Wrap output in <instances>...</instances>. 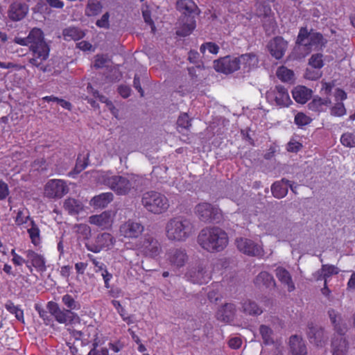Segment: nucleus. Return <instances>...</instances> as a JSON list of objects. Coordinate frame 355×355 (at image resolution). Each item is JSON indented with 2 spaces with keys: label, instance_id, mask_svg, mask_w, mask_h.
I'll return each instance as SVG.
<instances>
[{
  "label": "nucleus",
  "instance_id": "nucleus-1",
  "mask_svg": "<svg viewBox=\"0 0 355 355\" xmlns=\"http://www.w3.org/2000/svg\"><path fill=\"white\" fill-rule=\"evenodd\" d=\"M14 42L21 46H29L31 58L29 62L40 70L45 71L43 62L49 55L50 48L44 40V36L40 28H33L26 37H16Z\"/></svg>",
  "mask_w": 355,
  "mask_h": 355
},
{
  "label": "nucleus",
  "instance_id": "nucleus-2",
  "mask_svg": "<svg viewBox=\"0 0 355 355\" xmlns=\"http://www.w3.org/2000/svg\"><path fill=\"white\" fill-rule=\"evenodd\" d=\"M198 245L210 253L220 252L228 245L229 237L226 232L218 227L202 229L197 238Z\"/></svg>",
  "mask_w": 355,
  "mask_h": 355
},
{
  "label": "nucleus",
  "instance_id": "nucleus-3",
  "mask_svg": "<svg viewBox=\"0 0 355 355\" xmlns=\"http://www.w3.org/2000/svg\"><path fill=\"white\" fill-rule=\"evenodd\" d=\"M325 42L320 33L313 31L312 29L309 31L306 27H301L296 39L295 51L298 53L299 58H304L313 49L324 46Z\"/></svg>",
  "mask_w": 355,
  "mask_h": 355
},
{
  "label": "nucleus",
  "instance_id": "nucleus-4",
  "mask_svg": "<svg viewBox=\"0 0 355 355\" xmlns=\"http://www.w3.org/2000/svg\"><path fill=\"white\" fill-rule=\"evenodd\" d=\"M328 314L337 334L334 335L331 341L332 354L333 355H347L348 343L345 336L347 329V324L343 320L340 314L335 310H329Z\"/></svg>",
  "mask_w": 355,
  "mask_h": 355
},
{
  "label": "nucleus",
  "instance_id": "nucleus-5",
  "mask_svg": "<svg viewBox=\"0 0 355 355\" xmlns=\"http://www.w3.org/2000/svg\"><path fill=\"white\" fill-rule=\"evenodd\" d=\"M192 222L184 217L178 216L170 219L166 225V236L169 241H185L193 233Z\"/></svg>",
  "mask_w": 355,
  "mask_h": 355
},
{
  "label": "nucleus",
  "instance_id": "nucleus-6",
  "mask_svg": "<svg viewBox=\"0 0 355 355\" xmlns=\"http://www.w3.org/2000/svg\"><path fill=\"white\" fill-rule=\"evenodd\" d=\"M141 204L148 211L154 214L165 213L170 206L168 198L155 191L145 192L141 198Z\"/></svg>",
  "mask_w": 355,
  "mask_h": 355
},
{
  "label": "nucleus",
  "instance_id": "nucleus-7",
  "mask_svg": "<svg viewBox=\"0 0 355 355\" xmlns=\"http://www.w3.org/2000/svg\"><path fill=\"white\" fill-rule=\"evenodd\" d=\"M135 249L146 257L155 259L160 255L162 247L159 240L152 234H146L135 245Z\"/></svg>",
  "mask_w": 355,
  "mask_h": 355
},
{
  "label": "nucleus",
  "instance_id": "nucleus-8",
  "mask_svg": "<svg viewBox=\"0 0 355 355\" xmlns=\"http://www.w3.org/2000/svg\"><path fill=\"white\" fill-rule=\"evenodd\" d=\"M102 183L119 196L128 194L133 188L132 182L123 175L105 174L102 176Z\"/></svg>",
  "mask_w": 355,
  "mask_h": 355
},
{
  "label": "nucleus",
  "instance_id": "nucleus-9",
  "mask_svg": "<svg viewBox=\"0 0 355 355\" xmlns=\"http://www.w3.org/2000/svg\"><path fill=\"white\" fill-rule=\"evenodd\" d=\"M69 191L67 182L61 179L49 180L44 188V195L49 199H60Z\"/></svg>",
  "mask_w": 355,
  "mask_h": 355
},
{
  "label": "nucleus",
  "instance_id": "nucleus-10",
  "mask_svg": "<svg viewBox=\"0 0 355 355\" xmlns=\"http://www.w3.org/2000/svg\"><path fill=\"white\" fill-rule=\"evenodd\" d=\"M144 231V225L136 219H128L119 227L120 236L128 239H138Z\"/></svg>",
  "mask_w": 355,
  "mask_h": 355
},
{
  "label": "nucleus",
  "instance_id": "nucleus-11",
  "mask_svg": "<svg viewBox=\"0 0 355 355\" xmlns=\"http://www.w3.org/2000/svg\"><path fill=\"white\" fill-rule=\"evenodd\" d=\"M195 212L199 219L204 223H212L219 219L220 209L208 202H201L195 207Z\"/></svg>",
  "mask_w": 355,
  "mask_h": 355
},
{
  "label": "nucleus",
  "instance_id": "nucleus-12",
  "mask_svg": "<svg viewBox=\"0 0 355 355\" xmlns=\"http://www.w3.org/2000/svg\"><path fill=\"white\" fill-rule=\"evenodd\" d=\"M24 254L27 258L26 268L31 272H33V268L41 273L46 270V260L43 254L31 249L25 250Z\"/></svg>",
  "mask_w": 355,
  "mask_h": 355
},
{
  "label": "nucleus",
  "instance_id": "nucleus-13",
  "mask_svg": "<svg viewBox=\"0 0 355 355\" xmlns=\"http://www.w3.org/2000/svg\"><path fill=\"white\" fill-rule=\"evenodd\" d=\"M241 60L239 58L231 55L225 56L214 61V69L216 71L230 74L240 69Z\"/></svg>",
  "mask_w": 355,
  "mask_h": 355
},
{
  "label": "nucleus",
  "instance_id": "nucleus-14",
  "mask_svg": "<svg viewBox=\"0 0 355 355\" xmlns=\"http://www.w3.org/2000/svg\"><path fill=\"white\" fill-rule=\"evenodd\" d=\"M237 249L242 253L250 257H259L263 254L262 246L254 241L240 237L236 239Z\"/></svg>",
  "mask_w": 355,
  "mask_h": 355
},
{
  "label": "nucleus",
  "instance_id": "nucleus-15",
  "mask_svg": "<svg viewBox=\"0 0 355 355\" xmlns=\"http://www.w3.org/2000/svg\"><path fill=\"white\" fill-rule=\"evenodd\" d=\"M267 98L274 101L275 104L281 107H288L292 103L288 89L280 85L268 91Z\"/></svg>",
  "mask_w": 355,
  "mask_h": 355
},
{
  "label": "nucleus",
  "instance_id": "nucleus-16",
  "mask_svg": "<svg viewBox=\"0 0 355 355\" xmlns=\"http://www.w3.org/2000/svg\"><path fill=\"white\" fill-rule=\"evenodd\" d=\"M166 260L169 265L175 268L183 267L188 261L186 250L182 248H171L165 254Z\"/></svg>",
  "mask_w": 355,
  "mask_h": 355
},
{
  "label": "nucleus",
  "instance_id": "nucleus-17",
  "mask_svg": "<svg viewBox=\"0 0 355 355\" xmlns=\"http://www.w3.org/2000/svg\"><path fill=\"white\" fill-rule=\"evenodd\" d=\"M47 309L55 320L60 324L71 323L76 314L70 310L61 309L59 305L53 301L49 302Z\"/></svg>",
  "mask_w": 355,
  "mask_h": 355
},
{
  "label": "nucleus",
  "instance_id": "nucleus-18",
  "mask_svg": "<svg viewBox=\"0 0 355 355\" xmlns=\"http://www.w3.org/2000/svg\"><path fill=\"white\" fill-rule=\"evenodd\" d=\"M189 280L198 284H203L208 283L211 279L210 272L206 268L205 266L199 264L195 268H191L187 273Z\"/></svg>",
  "mask_w": 355,
  "mask_h": 355
},
{
  "label": "nucleus",
  "instance_id": "nucleus-19",
  "mask_svg": "<svg viewBox=\"0 0 355 355\" xmlns=\"http://www.w3.org/2000/svg\"><path fill=\"white\" fill-rule=\"evenodd\" d=\"M267 48L270 55L277 60L283 58L288 48V42L282 37L277 36L270 40Z\"/></svg>",
  "mask_w": 355,
  "mask_h": 355
},
{
  "label": "nucleus",
  "instance_id": "nucleus-20",
  "mask_svg": "<svg viewBox=\"0 0 355 355\" xmlns=\"http://www.w3.org/2000/svg\"><path fill=\"white\" fill-rule=\"evenodd\" d=\"M307 335L310 343L317 346H322L328 339L324 329L312 322L308 325Z\"/></svg>",
  "mask_w": 355,
  "mask_h": 355
},
{
  "label": "nucleus",
  "instance_id": "nucleus-21",
  "mask_svg": "<svg viewBox=\"0 0 355 355\" xmlns=\"http://www.w3.org/2000/svg\"><path fill=\"white\" fill-rule=\"evenodd\" d=\"M28 11V6L21 1H15L10 6L8 17L14 21H20L25 17Z\"/></svg>",
  "mask_w": 355,
  "mask_h": 355
},
{
  "label": "nucleus",
  "instance_id": "nucleus-22",
  "mask_svg": "<svg viewBox=\"0 0 355 355\" xmlns=\"http://www.w3.org/2000/svg\"><path fill=\"white\" fill-rule=\"evenodd\" d=\"M176 8L183 15V17H194L197 15L198 7L193 0H178Z\"/></svg>",
  "mask_w": 355,
  "mask_h": 355
},
{
  "label": "nucleus",
  "instance_id": "nucleus-23",
  "mask_svg": "<svg viewBox=\"0 0 355 355\" xmlns=\"http://www.w3.org/2000/svg\"><path fill=\"white\" fill-rule=\"evenodd\" d=\"M90 224L95 225L102 230L107 229L112 226V220L110 211H103L98 215H92L89 218Z\"/></svg>",
  "mask_w": 355,
  "mask_h": 355
},
{
  "label": "nucleus",
  "instance_id": "nucleus-24",
  "mask_svg": "<svg viewBox=\"0 0 355 355\" xmlns=\"http://www.w3.org/2000/svg\"><path fill=\"white\" fill-rule=\"evenodd\" d=\"M236 306L234 304H225L218 310L216 318L220 321L229 322L234 320Z\"/></svg>",
  "mask_w": 355,
  "mask_h": 355
},
{
  "label": "nucleus",
  "instance_id": "nucleus-25",
  "mask_svg": "<svg viewBox=\"0 0 355 355\" xmlns=\"http://www.w3.org/2000/svg\"><path fill=\"white\" fill-rule=\"evenodd\" d=\"M182 24L178 28L176 35L180 37H186L191 34L196 28V22L194 17H182Z\"/></svg>",
  "mask_w": 355,
  "mask_h": 355
},
{
  "label": "nucleus",
  "instance_id": "nucleus-26",
  "mask_svg": "<svg viewBox=\"0 0 355 355\" xmlns=\"http://www.w3.org/2000/svg\"><path fill=\"white\" fill-rule=\"evenodd\" d=\"M292 95L297 103L305 104L311 98L312 90L305 86L298 85L293 89Z\"/></svg>",
  "mask_w": 355,
  "mask_h": 355
},
{
  "label": "nucleus",
  "instance_id": "nucleus-27",
  "mask_svg": "<svg viewBox=\"0 0 355 355\" xmlns=\"http://www.w3.org/2000/svg\"><path fill=\"white\" fill-rule=\"evenodd\" d=\"M275 275L282 284L287 286L288 292H292L295 290V286L292 280L291 275L286 268L281 266L277 267L275 270Z\"/></svg>",
  "mask_w": 355,
  "mask_h": 355
},
{
  "label": "nucleus",
  "instance_id": "nucleus-28",
  "mask_svg": "<svg viewBox=\"0 0 355 355\" xmlns=\"http://www.w3.org/2000/svg\"><path fill=\"white\" fill-rule=\"evenodd\" d=\"M290 349L292 355H306V347L302 338L294 335L290 338Z\"/></svg>",
  "mask_w": 355,
  "mask_h": 355
},
{
  "label": "nucleus",
  "instance_id": "nucleus-29",
  "mask_svg": "<svg viewBox=\"0 0 355 355\" xmlns=\"http://www.w3.org/2000/svg\"><path fill=\"white\" fill-rule=\"evenodd\" d=\"M289 180L286 178L275 182L271 186L272 196L278 199L285 197L288 193L287 184Z\"/></svg>",
  "mask_w": 355,
  "mask_h": 355
},
{
  "label": "nucleus",
  "instance_id": "nucleus-30",
  "mask_svg": "<svg viewBox=\"0 0 355 355\" xmlns=\"http://www.w3.org/2000/svg\"><path fill=\"white\" fill-rule=\"evenodd\" d=\"M239 58L241 60V64H243V69L247 71H250L258 66L259 58L254 53L243 54Z\"/></svg>",
  "mask_w": 355,
  "mask_h": 355
},
{
  "label": "nucleus",
  "instance_id": "nucleus-31",
  "mask_svg": "<svg viewBox=\"0 0 355 355\" xmlns=\"http://www.w3.org/2000/svg\"><path fill=\"white\" fill-rule=\"evenodd\" d=\"M242 311L249 315L257 316L263 313L262 309L254 301L245 300L241 303Z\"/></svg>",
  "mask_w": 355,
  "mask_h": 355
},
{
  "label": "nucleus",
  "instance_id": "nucleus-32",
  "mask_svg": "<svg viewBox=\"0 0 355 355\" xmlns=\"http://www.w3.org/2000/svg\"><path fill=\"white\" fill-rule=\"evenodd\" d=\"M30 227L27 228V232L31 243L35 246H40L42 243L40 230L34 220H31Z\"/></svg>",
  "mask_w": 355,
  "mask_h": 355
},
{
  "label": "nucleus",
  "instance_id": "nucleus-33",
  "mask_svg": "<svg viewBox=\"0 0 355 355\" xmlns=\"http://www.w3.org/2000/svg\"><path fill=\"white\" fill-rule=\"evenodd\" d=\"M14 212L16 214V216L14 217V221L15 225L18 227H21L28 222L31 223V220H33V218L30 216L29 211L25 207L15 210Z\"/></svg>",
  "mask_w": 355,
  "mask_h": 355
},
{
  "label": "nucleus",
  "instance_id": "nucleus-34",
  "mask_svg": "<svg viewBox=\"0 0 355 355\" xmlns=\"http://www.w3.org/2000/svg\"><path fill=\"white\" fill-rule=\"evenodd\" d=\"M113 198L114 196L111 192L102 193L92 198V205L97 208H104L112 201Z\"/></svg>",
  "mask_w": 355,
  "mask_h": 355
},
{
  "label": "nucleus",
  "instance_id": "nucleus-35",
  "mask_svg": "<svg viewBox=\"0 0 355 355\" xmlns=\"http://www.w3.org/2000/svg\"><path fill=\"white\" fill-rule=\"evenodd\" d=\"M254 284L258 286H263L266 288L275 286V281L269 272L266 271L261 272L254 279Z\"/></svg>",
  "mask_w": 355,
  "mask_h": 355
},
{
  "label": "nucleus",
  "instance_id": "nucleus-36",
  "mask_svg": "<svg viewBox=\"0 0 355 355\" xmlns=\"http://www.w3.org/2000/svg\"><path fill=\"white\" fill-rule=\"evenodd\" d=\"M275 0H257L256 10L258 16L268 17L271 12L270 3L274 2Z\"/></svg>",
  "mask_w": 355,
  "mask_h": 355
},
{
  "label": "nucleus",
  "instance_id": "nucleus-37",
  "mask_svg": "<svg viewBox=\"0 0 355 355\" xmlns=\"http://www.w3.org/2000/svg\"><path fill=\"white\" fill-rule=\"evenodd\" d=\"M63 36L65 40H79L84 37L85 33L79 28L69 27L63 31Z\"/></svg>",
  "mask_w": 355,
  "mask_h": 355
},
{
  "label": "nucleus",
  "instance_id": "nucleus-38",
  "mask_svg": "<svg viewBox=\"0 0 355 355\" xmlns=\"http://www.w3.org/2000/svg\"><path fill=\"white\" fill-rule=\"evenodd\" d=\"M331 103V100L329 98H322L320 97H315L309 103V110L314 112H322L324 110V106H328Z\"/></svg>",
  "mask_w": 355,
  "mask_h": 355
},
{
  "label": "nucleus",
  "instance_id": "nucleus-39",
  "mask_svg": "<svg viewBox=\"0 0 355 355\" xmlns=\"http://www.w3.org/2000/svg\"><path fill=\"white\" fill-rule=\"evenodd\" d=\"M64 208L69 214H78L83 210L82 204L74 198H67L64 202Z\"/></svg>",
  "mask_w": 355,
  "mask_h": 355
},
{
  "label": "nucleus",
  "instance_id": "nucleus-40",
  "mask_svg": "<svg viewBox=\"0 0 355 355\" xmlns=\"http://www.w3.org/2000/svg\"><path fill=\"white\" fill-rule=\"evenodd\" d=\"M96 242L98 243L103 249L110 248L114 244L115 239L111 234L104 232L97 236Z\"/></svg>",
  "mask_w": 355,
  "mask_h": 355
},
{
  "label": "nucleus",
  "instance_id": "nucleus-41",
  "mask_svg": "<svg viewBox=\"0 0 355 355\" xmlns=\"http://www.w3.org/2000/svg\"><path fill=\"white\" fill-rule=\"evenodd\" d=\"M102 10V5L97 0H89L86 8L85 15L88 17L96 16L98 15Z\"/></svg>",
  "mask_w": 355,
  "mask_h": 355
},
{
  "label": "nucleus",
  "instance_id": "nucleus-42",
  "mask_svg": "<svg viewBox=\"0 0 355 355\" xmlns=\"http://www.w3.org/2000/svg\"><path fill=\"white\" fill-rule=\"evenodd\" d=\"M4 306L10 313L15 315V318L19 321L24 322V311L19 307V306L15 305L11 300H8Z\"/></svg>",
  "mask_w": 355,
  "mask_h": 355
},
{
  "label": "nucleus",
  "instance_id": "nucleus-43",
  "mask_svg": "<svg viewBox=\"0 0 355 355\" xmlns=\"http://www.w3.org/2000/svg\"><path fill=\"white\" fill-rule=\"evenodd\" d=\"M276 75L282 82H290L294 78V72L284 66L278 67Z\"/></svg>",
  "mask_w": 355,
  "mask_h": 355
},
{
  "label": "nucleus",
  "instance_id": "nucleus-44",
  "mask_svg": "<svg viewBox=\"0 0 355 355\" xmlns=\"http://www.w3.org/2000/svg\"><path fill=\"white\" fill-rule=\"evenodd\" d=\"M62 302L67 308V310L72 311L80 309V304L69 294H65L62 297Z\"/></svg>",
  "mask_w": 355,
  "mask_h": 355
},
{
  "label": "nucleus",
  "instance_id": "nucleus-45",
  "mask_svg": "<svg viewBox=\"0 0 355 355\" xmlns=\"http://www.w3.org/2000/svg\"><path fill=\"white\" fill-rule=\"evenodd\" d=\"M259 332L261 335L263 343L266 345H269L273 343L272 339V330L268 326L261 324L259 327Z\"/></svg>",
  "mask_w": 355,
  "mask_h": 355
},
{
  "label": "nucleus",
  "instance_id": "nucleus-46",
  "mask_svg": "<svg viewBox=\"0 0 355 355\" xmlns=\"http://www.w3.org/2000/svg\"><path fill=\"white\" fill-rule=\"evenodd\" d=\"M89 162V154L87 153L86 155H83L82 157V155H79L78 156L76 166L74 168V172L76 173H79L83 171L86 167L88 166Z\"/></svg>",
  "mask_w": 355,
  "mask_h": 355
},
{
  "label": "nucleus",
  "instance_id": "nucleus-47",
  "mask_svg": "<svg viewBox=\"0 0 355 355\" xmlns=\"http://www.w3.org/2000/svg\"><path fill=\"white\" fill-rule=\"evenodd\" d=\"M340 143L345 147H355V135L351 132H345L340 137Z\"/></svg>",
  "mask_w": 355,
  "mask_h": 355
},
{
  "label": "nucleus",
  "instance_id": "nucleus-48",
  "mask_svg": "<svg viewBox=\"0 0 355 355\" xmlns=\"http://www.w3.org/2000/svg\"><path fill=\"white\" fill-rule=\"evenodd\" d=\"M294 121L299 128H302L309 125L312 121V119L303 112H298L295 116Z\"/></svg>",
  "mask_w": 355,
  "mask_h": 355
},
{
  "label": "nucleus",
  "instance_id": "nucleus-49",
  "mask_svg": "<svg viewBox=\"0 0 355 355\" xmlns=\"http://www.w3.org/2000/svg\"><path fill=\"white\" fill-rule=\"evenodd\" d=\"M321 271L324 281H327V279L331 275L338 273V268L336 266L327 264L322 266Z\"/></svg>",
  "mask_w": 355,
  "mask_h": 355
},
{
  "label": "nucleus",
  "instance_id": "nucleus-50",
  "mask_svg": "<svg viewBox=\"0 0 355 355\" xmlns=\"http://www.w3.org/2000/svg\"><path fill=\"white\" fill-rule=\"evenodd\" d=\"M207 49L212 54H217L219 51V46L216 43L209 42L202 44L200 47V51L203 54Z\"/></svg>",
  "mask_w": 355,
  "mask_h": 355
},
{
  "label": "nucleus",
  "instance_id": "nucleus-51",
  "mask_svg": "<svg viewBox=\"0 0 355 355\" xmlns=\"http://www.w3.org/2000/svg\"><path fill=\"white\" fill-rule=\"evenodd\" d=\"M346 114V109L343 102L336 103L331 108V114L334 116H343Z\"/></svg>",
  "mask_w": 355,
  "mask_h": 355
},
{
  "label": "nucleus",
  "instance_id": "nucleus-52",
  "mask_svg": "<svg viewBox=\"0 0 355 355\" xmlns=\"http://www.w3.org/2000/svg\"><path fill=\"white\" fill-rule=\"evenodd\" d=\"M309 64L315 69H321L324 66L322 55L316 53L312 55L309 62Z\"/></svg>",
  "mask_w": 355,
  "mask_h": 355
},
{
  "label": "nucleus",
  "instance_id": "nucleus-53",
  "mask_svg": "<svg viewBox=\"0 0 355 355\" xmlns=\"http://www.w3.org/2000/svg\"><path fill=\"white\" fill-rule=\"evenodd\" d=\"M177 125L178 128L188 130L191 125V120L187 113L182 114L178 119Z\"/></svg>",
  "mask_w": 355,
  "mask_h": 355
},
{
  "label": "nucleus",
  "instance_id": "nucleus-54",
  "mask_svg": "<svg viewBox=\"0 0 355 355\" xmlns=\"http://www.w3.org/2000/svg\"><path fill=\"white\" fill-rule=\"evenodd\" d=\"M12 256V262L15 266H21L23 264L26 266L27 258L24 259L16 252L15 249H12L10 252Z\"/></svg>",
  "mask_w": 355,
  "mask_h": 355
},
{
  "label": "nucleus",
  "instance_id": "nucleus-55",
  "mask_svg": "<svg viewBox=\"0 0 355 355\" xmlns=\"http://www.w3.org/2000/svg\"><path fill=\"white\" fill-rule=\"evenodd\" d=\"M35 309H36V311H37L40 317L43 319L44 322L46 325L49 324L51 323V322L52 321V319H51L52 315H51L49 311H47L40 307H38L37 306H35Z\"/></svg>",
  "mask_w": 355,
  "mask_h": 355
},
{
  "label": "nucleus",
  "instance_id": "nucleus-56",
  "mask_svg": "<svg viewBox=\"0 0 355 355\" xmlns=\"http://www.w3.org/2000/svg\"><path fill=\"white\" fill-rule=\"evenodd\" d=\"M302 148V144L297 141L291 140L288 144L286 149L288 152L297 153Z\"/></svg>",
  "mask_w": 355,
  "mask_h": 355
},
{
  "label": "nucleus",
  "instance_id": "nucleus-57",
  "mask_svg": "<svg viewBox=\"0 0 355 355\" xmlns=\"http://www.w3.org/2000/svg\"><path fill=\"white\" fill-rule=\"evenodd\" d=\"M109 12L103 14L100 19H98L96 24L99 28H109Z\"/></svg>",
  "mask_w": 355,
  "mask_h": 355
},
{
  "label": "nucleus",
  "instance_id": "nucleus-58",
  "mask_svg": "<svg viewBox=\"0 0 355 355\" xmlns=\"http://www.w3.org/2000/svg\"><path fill=\"white\" fill-rule=\"evenodd\" d=\"M9 188L7 183L0 180V200H5L9 195Z\"/></svg>",
  "mask_w": 355,
  "mask_h": 355
},
{
  "label": "nucleus",
  "instance_id": "nucleus-59",
  "mask_svg": "<svg viewBox=\"0 0 355 355\" xmlns=\"http://www.w3.org/2000/svg\"><path fill=\"white\" fill-rule=\"evenodd\" d=\"M111 302L121 318L127 315L125 308L121 305L119 301L113 300Z\"/></svg>",
  "mask_w": 355,
  "mask_h": 355
},
{
  "label": "nucleus",
  "instance_id": "nucleus-60",
  "mask_svg": "<svg viewBox=\"0 0 355 355\" xmlns=\"http://www.w3.org/2000/svg\"><path fill=\"white\" fill-rule=\"evenodd\" d=\"M242 340L239 337H234L229 340L228 345L230 348L237 349L241 347Z\"/></svg>",
  "mask_w": 355,
  "mask_h": 355
},
{
  "label": "nucleus",
  "instance_id": "nucleus-61",
  "mask_svg": "<svg viewBox=\"0 0 355 355\" xmlns=\"http://www.w3.org/2000/svg\"><path fill=\"white\" fill-rule=\"evenodd\" d=\"M334 97L335 101H337V103L342 102L347 98V94L343 89L337 88L334 92Z\"/></svg>",
  "mask_w": 355,
  "mask_h": 355
},
{
  "label": "nucleus",
  "instance_id": "nucleus-62",
  "mask_svg": "<svg viewBox=\"0 0 355 355\" xmlns=\"http://www.w3.org/2000/svg\"><path fill=\"white\" fill-rule=\"evenodd\" d=\"M142 15H143V17H144V19L145 22L146 24L150 25L152 26V29L154 30L155 29V25H154V21H153V20L151 18L150 11L148 10H143L142 11Z\"/></svg>",
  "mask_w": 355,
  "mask_h": 355
},
{
  "label": "nucleus",
  "instance_id": "nucleus-63",
  "mask_svg": "<svg viewBox=\"0 0 355 355\" xmlns=\"http://www.w3.org/2000/svg\"><path fill=\"white\" fill-rule=\"evenodd\" d=\"M96 344H94L92 348L87 355H109L108 349L107 348H101L100 350L96 349Z\"/></svg>",
  "mask_w": 355,
  "mask_h": 355
},
{
  "label": "nucleus",
  "instance_id": "nucleus-64",
  "mask_svg": "<svg viewBox=\"0 0 355 355\" xmlns=\"http://www.w3.org/2000/svg\"><path fill=\"white\" fill-rule=\"evenodd\" d=\"M118 92L123 98H125L130 96L131 89L128 86L120 85L118 87Z\"/></svg>",
  "mask_w": 355,
  "mask_h": 355
}]
</instances>
